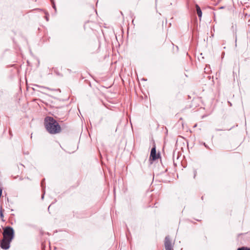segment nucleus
I'll use <instances>...</instances> for the list:
<instances>
[{
    "label": "nucleus",
    "instance_id": "10",
    "mask_svg": "<svg viewBox=\"0 0 250 250\" xmlns=\"http://www.w3.org/2000/svg\"><path fill=\"white\" fill-rule=\"evenodd\" d=\"M37 86H38V85H37ZM39 87H42V88H47L46 87H43V86H39Z\"/></svg>",
    "mask_w": 250,
    "mask_h": 250
},
{
    "label": "nucleus",
    "instance_id": "3",
    "mask_svg": "<svg viewBox=\"0 0 250 250\" xmlns=\"http://www.w3.org/2000/svg\"><path fill=\"white\" fill-rule=\"evenodd\" d=\"M11 241L3 238L0 242V247L3 250H7L10 248Z\"/></svg>",
    "mask_w": 250,
    "mask_h": 250
},
{
    "label": "nucleus",
    "instance_id": "1",
    "mask_svg": "<svg viewBox=\"0 0 250 250\" xmlns=\"http://www.w3.org/2000/svg\"><path fill=\"white\" fill-rule=\"evenodd\" d=\"M44 125L47 131L50 134H54L61 132L60 125L52 117H46L44 119Z\"/></svg>",
    "mask_w": 250,
    "mask_h": 250
},
{
    "label": "nucleus",
    "instance_id": "6",
    "mask_svg": "<svg viewBox=\"0 0 250 250\" xmlns=\"http://www.w3.org/2000/svg\"><path fill=\"white\" fill-rule=\"evenodd\" d=\"M195 7L196 9L197 14L199 18L200 19H201L202 17V12L201 10V8L198 4H196Z\"/></svg>",
    "mask_w": 250,
    "mask_h": 250
},
{
    "label": "nucleus",
    "instance_id": "2",
    "mask_svg": "<svg viewBox=\"0 0 250 250\" xmlns=\"http://www.w3.org/2000/svg\"><path fill=\"white\" fill-rule=\"evenodd\" d=\"M2 235L3 238L12 241L14 237V230L12 228L10 227H6L3 229Z\"/></svg>",
    "mask_w": 250,
    "mask_h": 250
},
{
    "label": "nucleus",
    "instance_id": "5",
    "mask_svg": "<svg viewBox=\"0 0 250 250\" xmlns=\"http://www.w3.org/2000/svg\"><path fill=\"white\" fill-rule=\"evenodd\" d=\"M158 157H159V155H157L156 154L155 147H153L151 150L150 159H151L152 160H155L158 158Z\"/></svg>",
    "mask_w": 250,
    "mask_h": 250
},
{
    "label": "nucleus",
    "instance_id": "9",
    "mask_svg": "<svg viewBox=\"0 0 250 250\" xmlns=\"http://www.w3.org/2000/svg\"><path fill=\"white\" fill-rule=\"evenodd\" d=\"M53 7L55 9V10H56V6H55L54 3H53Z\"/></svg>",
    "mask_w": 250,
    "mask_h": 250
},
{
    "label": "nucleus",
    "instance_id": "7",
    "mask_svg": "<svg viewBox=\"0 0 250 250\" xmlns=\"http://www.w3.org/2000/svg\"><path fill=\"white\" fill-rule=\"evenodd\" d=\"M0 218L2 220V221H4V220H3L4 216H3V210L1 208L0 210Z\"/></svg>",
    "mask_w": 250,
    "mask_h": 250
},
{
    "label": "nucleus",
    "instance_id": "4",
    "mask_svg": "<svg viewBox=\"0 0 250 250\" xmlns=\"http://www.w3.org/2000/svg\"><path fill=\"white\" fill-rule=\"evenodd\" d=\"M165 248L166 250H172L173 246L169 236L166 237L165 239Z\"/></svg>",
    "mask_w": 250,
    "mask_h": 250
},
{
    "label": "nucleus",
    "instance_id": "8",
    "mask_svg": "<svg viewBox=\"0 0 250 250\" xmlns=\"http://www.w3.org/2000/svg\"><path fill=\"white\" fill-rule=\"evenodd\" d=\"M237 250H250V249H248L245 247H242L241 248H239Z\"/></svg>",
    "mask_w": 250,
    "mask_h": 250
}]
</instances>
